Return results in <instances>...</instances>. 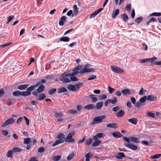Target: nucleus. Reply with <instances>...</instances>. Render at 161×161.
Here are the masks:
<instances>
[{
  "label": "nucleus",
  "instance_id": "obj_1",
  "mask_svg": "<svg viewBox=\"0 0 161 161\" xmlns=\"http://www.w3.org/2000/svg\"><path fill=\"white\" fill-rule=\"evenodd\" d=\"M82 65H78L75 67L72 70L73 72L71 73H70V75H76L78 73L80 74H82L85 73L86 72V69H82Z\"/></svg>",
  "mask_w": 161,
  "mask_h": 161
},
{
  "label": "nucleus",
  "instance_id": "obj_2",
  "mask_svg": "<svg viewBox=\"0 0 161 161\" xmlns=\"http://www.w3.org/2000/svg\"><path fill=\"white\" fill-rule=\"evenodd\" d=\"M65 135L63 133H60L58 134L57 137L59 139L56 140L55 142L52 144V146L54 147L60 143H63L64 142V139H62L64 138Z\"/></svg>",
  "mask_w": 161,
  "mask_h": 161
},
{
  "label": "nucleus",
  "instance_id": "obj_3",
  "mask_svg": "<svg viewBox=\"0 0 161 161\" xmlns=\"http://www.w3.org/2000/svg\"><path fill=\"white\" fill-rule=\"evenodd\" d=\"M69 73L67 74L64 72L59 77V80L62 81L64 83H69L71 82L68 77H69L70 75Z\"/></svg>",
  "mask_w": 161,
  "mask_h": 161
},
{
  "label": "nucleus",
  "instance_id": "obj_4",
  "mask_svg": "<svg viewBox=\"0 0 161 161\" xmlns=\"http://www.w3.org/2000/svg\"><path fill=\"white\" fill-rule=\"evenodd\" d=\"M83 85L82 83H79L78 84H76L75 85H69L67 88L69 90L73 92H75L78 89H79L80 87H81Z\"/></svg>",
  "mask_w": 161,
  "mask_h": 161
},
{
  "label": "nucleus",
  "instance_id": "obj_5",
  "mask_svg": "<svg viewBox=\"0 0 161 161\" xmlns=\"http://www.w3.org/2000/svg\"><path fill=\"white\" fill-rule=\"evenodd\" d=\"M106 118V116L104 115L95 117L93 118V121L91 124L93 125L101 123L103 122V120Z\"/></svg>",
  "mask_w": 161,
  "mask_h": 161
},
{
  "label": "nucleus",
  "instance_id": "obj_6",
  "mask_svg": "<svg viewBox=\"0 0 161 161\" xmlns=\"http://www.w3.org/2000/svg\"><path fill=\"white\" fill-rule=\"evenodd\" d=\"M123 138L125 141L127 142L128 143H130V141L136 143H138L139 142L138 138L137 137L134 136H131L129 138H127L125 136H123Z\"/></svg>",
  "mask_w": 161,
  "mask_h": 161
},
{
  "label": "nucleus",
  "instance_id": "obj_7",
  "mask_svg": "<svg viewBox=\"0 0 161 161\" xmlns=\"http://www.w3.org/2000/svg\"><path fill=\"white\" fill-rule=\"evenodd\" d=\"M110 68L113 72L117 74L123 73L124 72L123 69L116 66H111Z\"/></svg>",
  "mask_w": 161,
  "mask_h": 161
},
{
  "label": "nucleus",
  "instance_id": "obj_8",
  "mask_svg": "<svg viewBox=\"0 0 161 161\" xmlns=\"http://www.w3.org/2000/svg\"><path fill=\"white\" fill-rule=\"evenodd\" d=\"M75 134L74 132L69 133L66 137L64 138V142H74L75 140L72 138L73 135Z\"/></svg>",
  "mask_w": 161,
  "mask_h": 161
},
{
  "label": "nucleus",
  "instance_id": "obj_9",
  "mask_svg": "<svg viewBox=\"0 0 161 161\" xmlns=\"http://www.w3.org/2000/svg\"><path fill=\"white\" fill-rule=\"evenodd\" d=\"M14 121V119L13 118L8 119L6 120L3 123L2 125V127H4L9 125L13 124Z\"/></svg>",
  "mask_w": 161,
  "mask_h": 161
},
{
  "label": "nucleus",
  "instance_id": "obj_10",
  "mask_svg": "<svg viewBox=\"0 0 161 161\" xmlns=\"http://www.w3.org/2000/svg\"><path fill=\"white\" fill-rule=\"evenodd\" d=\"M124 145L126 147H127L133 151L136 150L138 148L137 146L132 144H131L130 143H129L128 144L124 143Z\"/></svg>",
  "mask_w": 161,
  "mask_h": 161
},
{
  "label": "nucleus",
  "instance_id": "obj_11",
  "mask_svg": "<svg viewBox=\"0 0 161 161\" xmlns=\"http://www.w3.org/2000/svg\"><path fill=\"white\" fill-rule=\"evenodd\" d=\"M91 65L89 64H86L83 68L82 69H86V72L85 73H89L91 72H94L95 71L94 69L92 68H89Z\"/></svg>",
  "mask_w": 161,
  "mask_h": 161
},
{
  "label": "nucleus",
  "instance_id": "obj_12",
  "mask_svg": "<svg viewBox=\"0 0 161 161\" xmlns=\"http://www.w3.org/2000/svg\"><path fill=\"white\" fill-rule=\"evenodd\" d=\"M121 92L122 94L125 95H130L133 93V92H132L131 91L128 89H123L121 91Z\"/></svg>",
  "mask_w": 161,
  "mask_h": 161
},
{
  "label": "nucleus",
  "instance_id": "obj_13",
  "mask_svg": "<svg viewBox=\"0 0 161 161\" xmlns=\"http://www.w3.org/2000/svg\"><path fill=\"white\" fill-rule=\"evenodd\" d=\"M125 157V156L124 154L123 153H118L115 156V158L118 159H122L123 158H124Z\"/></svg>",
  "mask_w": 161,
  "mask_h": 161
},
{
  "label": "nucleus",
  "instance_id": "obj_14",
  "mask_svg": "<svg viewBox=\"0 0 161 161\" xmlns=\"http://www.w3.org/2000/svg\"><path fill=\"white\" fill-rule=\"evenodd\" d=\"M157 99V97L153 95H149L147 97V100L150 101H154Z\"/></svg>",
  "mask_w": 161,
  "mask_h": 161
},
{
  "label": "nucleus",
  "instance_id": "obj_15",
  "mask_svg": "<svg viewBox=\"0 0 161 161\" xmlns=\"http://www.w3.org/2000/svg\"><path fill=\"white\" fill-rule=\"evenodd\" d=\"M84 108L85 109L91 110L95 108V106L93 104H89L84 106Z\"/></svg>",
  "mask_w": 161,
  "mask_h": 161
},
{
  "label": "nucleus",
  "instance_id": "obj_16",
  "mask_svg": "<svg viewBox=\"0 0 161 161\" xmlns=\"http://www.w3.org/2000/svg\"><path fill=\"white\" fill-rule=\"evenodd\" d=\"M93 154L90 152L86 154L85 155V157H86L85 161H90V158H91Z\"/></svg>",
  "mask_w": 161,
  "mask_h": 161
},
{
  "label": "nucleus",
  "instance_id": "obj_17",
  "mask_svg": "<svg viewBox=\"0 0 161 161\" xmlns=\"http://www.w3.org/2000/svg\"><path fill=\"white\" fill-rule=\"evenodd\" d=\"M45 86L43 85H40L37 89V91L38 93H41L44 91Z\"/></svg>",
  "mask_w": 161,
  "mask_h": 161
},
{
  "label": "nucleus",
  "instance_id": "obj_18",
  "mask_svg": "<svg viewBox=\"0 0 161 161\" xmlns=\"http://www.w3.org/2000/svg\"><path fill=\"white\" fill-rule=\"evenodd\" d=\"M128 121L133 125H136L137 123V119L136 118H132L128 119Z\"/></svg>",
  "mask_w": 161,
  "mask_h": 161
},
{
  "label": "nucleus",
  "instance_id": "obj_19",
  "mask_svg": "<svg viewBox=\"0 0 161 161\" xmlns=\"http://www.w3.org/2000/svg\"><path fill=\"white\" fill-rule=\"evenodd\" d=\"M112 136L115 138H120L122 136V135L119 132H116L112 133Z\"/></svg>",
  "mask_w": 161,
  "mask_h": 161
},
{
  "label": "nucleus",
  "instance_id": "obj_20",
  "mask_svg": "<svg viewBox=\"0 0 161 161\" xmlns=\"http://www.w3.org/2000/svg\"><path fill=\"white\" fill-rule=\"evenodd\" d=\"M46 97V95L43 93H41L38 95V98H37L38 101H41L45 99Z\"/></svg>",
  "mask_w": 161,
  "mask_h": 161
},
{
  "label": "nucleus",
  "instance_id": "obj_21",
  "mask_svg": "<svg viewBox=\"0 0 161 161\" xmlns=\"http://www.w3.org/2000/svg\"><path fill=\"white\" fill-rule=\"evenodd\" d=\"M66 20V17L64 16H62L59 22V24L60 26H63L64 25V22Z\"/></svg>",
  "mask_w": 161,
  "mask_h": 161
},
{
  "label": "nucleus",
  "instance_id": "obj_22",
  "mask_svg": "<svg viewBox=\"0 0 161 161\" xmlns=\"http://www.w3.org/2000/svg\"><path fill=\"white\" fill-rule=\"evenodd\" d=\"M29 86V84H24L18 86L17 88L20 90L25 89Z\"/></svg>",
  "mask_w": 161,
  "mask_h": 161
},
{
  "label": "nucleus",
  "instance_id": "obj_23",
  "mask_svg": "<svg viewBox=\"0 0 161 161\" xmlns=\"http://www.w3.org/2000/svg\"><path fill=\"white\" fill-rule=\"evenodd\" d=\"M103 103L102 102H100L97 103L96 104L95 108L97 109H100L103 107Z\"/></svg>",
  "mask_w": 161,
  "mask_h": 161
},
{
  "label": "nucleus",
  "instance_id": "obj_24",
  "mask_svg": "<svg viewBox=\"0 0 161 161\" xmlns=\"http://www.w3.org/2000/svg\"><path fill=\"white\" fill-rule=\"evenodd\" d=\"M109 103H111L112 104H115L117 102V99L116 97H114L111 99H108Z\"/></svg>",
  "mask_w": 161,
  "mask_h": 161
},
{
  "label": "nucleus",
  "instance_id": "obj_25",
  "mask_svg": "<svg viewBox=\"0 0 161 161\" xmlns=\"http://www.w3.org/2000/svg\"><path fill=\"white\" fill-rule=\"evenodd\" d=\"M107 127L110 128L116 129L117 128V125L116 123H110L108 124Z\"/></svg>",
  "mask_w": 161,
  "mask_h": 161
},
{
  "label": "nucleus",
  "instance_id": "obj_26",
  "mask_svg": "<svg viewBox=\"0 0 161 161\" xmlns=\"http://www.w3.org/2000/svg\"><path fill=\"white\" fill-rule=\"evenodd\" d=\"M67 90L66 88L64 87L60 88L58 89V93H61L64 92H66Z\"/></svg>",
  "mask_w": 161,
  "mask_h": 161
},
{
  "label": "nucleus",
  "instance_id": "obj_27",
  "mask_svg": "<svg viewBox=\"0 0 161 161\" xmlns=\"http://www.w3.org/2000/svg\"><path fill=\"white\" fill-rule=\"evenodd\" d=\"M124 114V112L122 110H121L119 111L116 113V115L117 117H122Z\"/></svg>",
  "mask_w": 161,
  "mask_h": 161
},
{
  "label": "nucleus",
  "instance_id": "obj_28",
  "mask_svg": "<svg viewBox=\"0 0 161 161\" xmlns=\"http://www.w3.org/2000/svg\"><path fill=\"white\" fill-rule=\"evenodd\" d=\"M13 153H14V152H13L12 149V150H9L8 151L7 154H6V156L8 158H13Z\"/></svg>",
  "mask_w": 161,
  "mask_h": 161
},
{
  "label": "nucleus",
  "instance_id": "obj_29",
  "mask_svg": "<svg viewBox=\"0 0 161 161\" xmlns=\"http://www.w3.org/2000/svg\"><path fill=\"white\" fill-rule=\"evenodd\" d=\"M73 9L74 10V12L72 15V16H73L74 15H76L78 11V8L76 5H75L73 6Z\"/></svg>",
  "mask_w": 161,
  "mask_h": 161
},
{
  "label": "nucleus",
  "instance_id": "obj_30",
  "mask_svg": "<svg viewBox=\"0 0 161 161\" xmlns=\"http://www.w3.org/2000/svg\"><path fill=\"white\" fill-rule=\"evenodd\" d=\"M96 96L93 94H91L89 96V97L92 99V102L93 103H95L97 101V98L95 97Z\"/></svg>",
  "mask_w": 161,
  "mask_h": 161
},
{
  "label": "nucleus",
  "instance_id": "obj_31",
  "mask_svg": "<svg viewBox=\"0 0 161 161\" xmlns=\"http://www.w3.org/2000/svg\"><path fill=\"white\" fill-rule=\"evenodd\" d=\"M101 142V141L100 140H97L95 141L92 144V146L93 147H96L98 146Z\"/></svg>",
  "mask_w": 161,
  "mask_h": 161
},
{
  "label": "nucleus",
  "instance_id": "obj_32",
  "mask_svg": "<svg viewBox=\"0 0 161 161\" xmlns=\"http://www.w3.org/2000/svg\"><path fill=\"white\" fill-rule=\"evenodd\" d=\"M139 100L137 101V103H135V106L137 108H139L142 106L144 105L142 103H140Z\"/></svg>",
  "mask_w": 161,
  "mask_h": 161
},
{
  "label": "nucleus",
  "instance_id": "obj_33",
  "mask_svg": "<svg viewBox=\"0 0 161 161\" xmlns=\"http://www.w3.org/2000/svg\"><path fill=\"white\" fill-rule=\"evenodd\" d=\"M119 12V10L118 9H117L115 11H114L113 14L112 15V17L113 19H115L116 16L118 15Z\"/></svg>",
  "mask_w": 161,
  "mask_h": 161
},
{
  "label": "nucleus",
  "instance_id": "obj_34",
  "mask_svg": "<svg viewBox=\"0 0 161 161\" xmlns=\"http://www.w3.org/2000/svg\"><path fill=\"white\" fill-rule=\"evenodd\" d=\"M12 149L14 153L21 152L22 151V149H21L17 147H13Z\"/></svg>",
  "mask_w": 161,
  "mask_h": 161
},
{
  "label": "nucleus",
  "instance_id": "obj_35",
  "mask_svg": "<svg viewBox=\"0 0 161 161\" xmlns=\"http://www.w3.org/2000/svg\"><path fill=\"white\" fill-rule=\"evenodd\" d=\"M70 80L72 81H77L78 80V79L75 75H71L69 76Z\"/></svg>",
  "mask_w": 161,
  "mask_h": 161
},
{
  "label": "nucleus",
  "instance_id": "obj_36",
  "mask_svg": "<svg viewBox=\"0 0 161 161\" xmlns=\"http://www.w3.org/2000/svg\"><path fill=\"white\" fill-rule=\"evenodd\" d=\"M122 18L123 19V20L124 22H126L127 21L128 19L129 18V17L126 14H123L121 15Z\"/></svg>",
  "mask_w": 161,
  "mask_h": 161
},
{
  "label": "nucleus",
  "instance_id": "obj_37",
  "mask_svg": "<svg viewBox=\"0 0 161 161\" xmlns=\"http://www.w3.org/2000/svg\"><path fill=\"white\" fill-rule=\"evenodd\" d=\"M157 22V19L154 18L152 17L151 19H149L147 22V25H148L149 24L152 22Z\"/></svg>",
  "mask_w": 161,
  "mask_h": 161
},
{
  "label": "nucleus",
  "instance_id": "obj_38",
  "mask_svg": "<svg viewBox=\"0 0 161 161\" xmlns=\"http://www.w3.org/2000/svg\"><path fill=\"white\" fill-rule=\"evenodd\" d=\"M31 93H30L28 91L26 92H21V96H26L30 95Z\"/></svg>",
  "mask_w": 161,
  "mask_h": 161
},
{
  "label": "nucleus",
  "instance_id": "obj_39",
  "mask_svg": "<svg viewBox=\"0 0 161 161\" xmlns=\"http://www.w3.org/2000/svg\"><path fill=\"white\" fill-rule=\"evenodd\" d=\"M92 138H89L86 140L85 142V144L86 145H89L92 144Z\"/></svg>",
  "mask_w": 161,
  "mask_h": 161
},
{
  "label": "nucleus",
  "instance_id": "obj_40",
  "mask_svg": "<svg viewBox=\"0 0 161 161\" xmlns=\"http://www.w3.org/2000/svg\"><path fill=\"white\" fill-rule=\"evenodd\" d=\"M60 40L61 41L68 42L69 41V38L67 36H64L60 38Z\"/></svg>",
  "mask_w": 161,
  "mask_h": 161
},
{
  "label": "nucleus",
  "instance_id": "obj_41",
  "mask_svg": "<svg viewBox=\"0 0 161 161\" xmlns=\"http://www.w3.org/2000/svg\"><path fill=\"white\" fill-rule=\"evenodd\" d=\"M31 141V138H27L24 139L23 143L25 144H28Z\"/></svg>",
  "mask_w": 161,
  "mask_h": 161
},
{
  "label": "nucleus",
  "instance_id": "obj_42",
  "mask_svg": "<svg viewBox=\"0 0 161 161\" xmlns=\"http://www.w3.org/2000/svg\"><path fill=\"white\" fill-rule=\"evenodd\" d=\"M147 99V97L144 96L139 99L140 103H142L143 104L146 101Z\"/></svg>",
  "mask_w": 161,
  "mask_h": 161
},
{
  "label": "nucleus",
  "instance_id": "obj_43",
  "mask_svg": "<svg viewBox=\"0 0 161 161\" xmlns=\"http://www.w3.org/2000/svg\"><path fill=\"white\" fill-rule=\"evenodd\" d=\"M63 116V112H56L55 114V117L56 118H58L59 117H62Z\"/></svg>",
  "mask_w": 161,
  "mask_h": 161
},
{
  "label": "nucleus",
  "instance_id": "obj_44",
  "mask_svg": "<svg viewBox=\"0 0 161 161\" xmlns=\"http://www.w3.org/2000/svg\"><path fill=\"white\" fill-rule=\"evenodd\" d=\"M13 95L14 96L17 97L21 96V92L19 91H16L13 92Z\"/></svg>",
  "mask_w": 161,
  "mask_h": 161
},
{
  "label": "nucleus",
  "instance_id": "obj_45",
  "mask_svg": "<svg viewBox=\"0 0 161 161\" xmlns=\"http://www.w3.org/2000/svg\"><path fill=\"white\" fill-rule=\"evenodd\" d=\"M147 116L153 118L155 117V114L152 112H147Z\"/></svg>",
  "mask_w": 161,
  "mask_h": 161
},
{
  "label": "nucleus",
  "instance_id": "obj_46",
  "mask_svg": "<svg viewBox=\"0 0 161 161\" xmlns=\"http://www.w3.org/2000/svg\"><path fill=\"white\" fill-rule=\"evenodd\" d=\"M157 59V57H155L150 58H147V62H150L151 63H152L153 61L156 60Z\"/></svg>",
  "mask_w": 161,
  "mask_h": 161
},
{
  "label": "nucleus",
  "instance_id": "obj_47",
  "mask_svg": "<svg viewBox=\"0 0 161 161\" xmlns=\"http://www.w3.org/2000/svg\"><path fill=\"white\" fill-rule=\"evenodd\" d=\"M56 90V88L51 89L48 91V93L49 95H52L55 93Z\"/></svg>",
  "mask_w": 161,
  "mask_h": 161
},
{
  "label": "nucleus",
  "instance_id": "obj_48",
  "mask_svg": "<svg viewBox=\"0 0 161 161\" xmlns=\"http://www.w3.org/2000/svg\"><path fill=\"white\" fill-rule=\"evenodd\" d=\"M142 19L143 18L142 17H139L136 19L135 20V21L138 24H139L142 21Z\"/></svg>",
  "mask_w": 161,
  "mask_h": 161
},
{
  "label": "nucleus",
  "instance_id": "obj_49",
  "mask_svg": "<svg viewBox=\"0 0 161 161\" xmlns=\"http://www.w3.org/2000/svg\"><path fill=\"white\" fill-rule=\"evenodd\" d=\"M160 156H161V154H159L151 156L150 157V158L151 159H156L159 158Z\"/></svg>",
  "mask_w": 161,
  "mask_h": 161
},
{
  "label": "nucleus",
  "instance_id": "obj_50",
  "mask_svg": "<svg viewBox=\"0 0 161 161\" xmlns=\"http://www.w3.org/2000/svg\"><path fill=\"white\" fill-rule=\"evenodd\" d=\"M108 89L109 92L111 94H112L113 92H114L115 90V89L109 86L108 87Z\"/></svg>",
  "mask_w": 161,
  "mask_h": 161
},
{
  "label": "nucleus",
  "instance_id": "obj_51",
  "mask_svg": "<svg viewBox=\"0 0 161 161\" xmlns=\"http://www.w3.org/2000/svg\"><path fill=\"white\" fill-rule=\"evenodd\" d=\"M14 18V15H10V16H9L7 19L8 21L7 22L6 24L8 23Z\"/></svg>",
  "mask_w": 161,
  "mask_h": 161
},
{
  "label": "nucleus",
  "instance_id": "obj_52",
  "mask_svg": "<svg viewBox=\"0 0 161 161\" xmlns=\"http://www.w3.org/2000/svg\"><path fill=\"white\" fill-rule=\"evenodd\" d=\"M107 97V96L106 95H103L100 96L99 97V99L100 100H103L104 99L106 98Z\"/></svg>",
  "mask_w": 161,
  "mask_h": 161
},
{
  "label": "nucleus",
  "instance_id": "obj_53",
  "mask_svg": "<svg viewBox=\"0 0 161 161\" xmlns=\"http://www.w3.org/2000/svg\"><path fill=\"white\" fill-rule=\"evenodd\" d=\"M35 88L33 86H31L28 88L26 89V91H28L30 93H31V92Z\"/></svg>",
  "mask_w": 161,
  "mask_h": 161
},
{
  "label": "nucleus",
  "instance_id": "obj_54",
  "mask_svg": "<svg viewBox=\"0 0 161 161\" xmlns=\"http://www.w3.org/2000/svg\"><path fill=\"white\" fill-rule=\"evenodd\" d=\"M61 158V156L59 155L55 156L53 157V160L54 161H58Z\"/></svg>",
  "mask_w": 161,
  "mask_h": 161
},
{
  "label": "nucleus",
  "instance_id": "obj_55",
  "mask_svg": "<svg viewBox=\"0 0 161 161\" xmlns=\"http://www.w3.org/2000/svg\"><path fill=\"white\" fill-rule=\"evenodd\" d=\"M97 78L96 76L95 75H92L90 76L87 79V80H94L96 79Z\"/></svg>",
  "mask_w": 161,
  "mask_h": 161
},
{
  "label": "nucleus",
  "instance_id": "obj_56",
  "mask_svg": "<svg viewBox=\"0 0 161 161\" xmlns=\"http://www.w3.org/2000/svg\"><path fill=\"white\" fill-rule=\"evenodd\" d=\"M126 9L128 12H130L131 9V5L130 4H128L126 7Z\"/></svg>",
  "mask_w": 161,
  "mask_h": 161
},
{
  "label": "nucleus",
  "instance_id": "obj_57",
  "mask_svg": "<svg viewBox=\"0 0 161 161\" xmlns=\"http://www.w3.org/2000/svg\"><path fill=\"white\" fill-rule=\"evenodd\" d=\"M97 14V13L95 11L90 15L89 18L90 19L94 18Z\"/></svg>",
  "mask_w": 161,
  "mask_h": 161
},
{
  "label": "nucleus",
  "instance_id": "obj_58",
  "mask_svg": "<svg viewBox=\"0 0 161 161\" xmlns=\"http://www.w3.org/2000/svg\"><path fill=\"white\" fill-rule=\"evenodd\" d=\"M96 135L98 138H99L103 137L105 136V135L102 133H98L96 134Z\"/></svg>",
  "mask_w": 161,
  "mask_h": 161
},
{
  "label": "nucleus",
  "instance_id": "obj_59",
  "mask_svg": "<svg viewBox=\"0 0 161 161\" xmlns=\"http://www.w3.org/2000/svg\"><path fill=\"white\" fill-rule=\"evenodd\" d=\"M23 117H21L19 118L17 120V124H19L21 122L22 120L23 119Z\"/></svg>",
  "mask_w": 161,
  "mask_h": 161
},
{
  "label": "nucleus",
  "instance_id": "obj_60",
  "mask_svg": "<svg viewBox=\"0 0 161 161\" xmlns=\"http://www.w3.org/2000/svg\"><path fill=\"white\" fill-rule=\"evenodd\" d=\"M147 48L148 47L147 45L144 43H143L142 44V49L146 50L147 49Z\"/></svg>",
  "mask_w": 161,
  "mask_h": 161
},
{
  "label": "nucleus",
  "instance_id": "obj_61",
  "mask_svg": "<svg viewBox=\"0 0 161 161\" xmlns=\"http://www.w3.org/2000/svg\"><path fill=\"white\" fill-rule=\"evenodd\" d=\"M45 151V148L42 147H40L39 148L38 152L39 153H42L44 152Z\"/></svg>",
  "mask_w": 161,
  "mask_h": 161
},
{
  "label": "nucleus",
  "instance_id": "obj_62",
  "mask_svg": "<svg viewBox=\"0 0 161 161\" xmlns=\"http://www.w3.org/2000/svg\"><path fill=\"white\" fill-rule=\"evenodd\" d=\"M141 143L143 145H146L147 146H148L149 145V143L147 141H141Z\"/></svg>",
  "mask_w": 161,
  "mask_h": 161
},
{
  "label": "nucleus",
  "instance_id": "obj_63",
  "mask_svg": "<svg viewBox=\"0 0 161 161\" xmlns=\"http://www.w3.org/2000/svg\"><path fill=\"white\" fill-rule=\"evenodd\" d=\"M130 100L133 104H135L136 103V100L135 97H131L130 98Z\"/></svg>",
  "mask_w": 161,
  "mask_h": 161
},
{
  "label": "nucleus",
  "instance_id": "obj_64",
  "mask_svg": "<svg viewBox=\"0 0 161 161\" xmlns=\"http://www.w3.org/2000/svg\"><path fill=\"white\" fill-rule=\"evenodd\" d=\"M120 108L118 106H116L112 108V111L114 112H117L119 109Z\"/></svg>",
  "mask_w": 161,
  "mask_h": 161
}]
</instances>
